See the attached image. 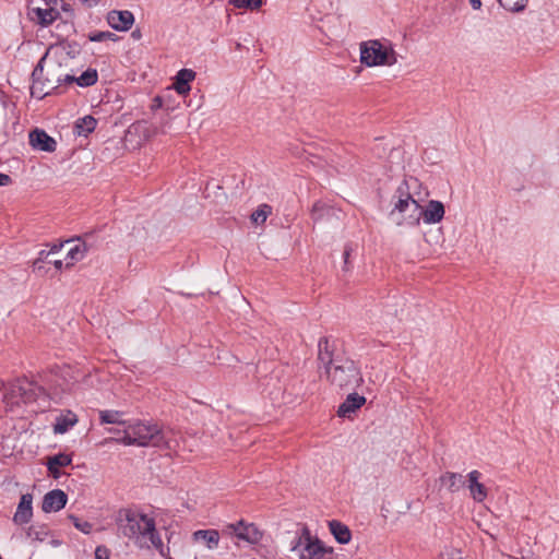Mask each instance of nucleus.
Segmentation results:
<instances>
[{
    "label": "nucleus",
    "mask_w": 559,
    "mask_h": 559,
    "mask_svg": "<svg viewBox=\"0 0 559 559\" xmlns=\"http://www.w3.org/2000/svg\"><path fill=\"white\" fill-rule=\"evenodd\" d=\"M319 355H318V358L320 360L321 364H323L325 366V369L328 367H333L335 366L336 364H334L332 361V355H331V352L329 349V341L328 338H321L319 341Z\"/></svg>",
    "instance_id": "nucleus-26"
},
{
    "label": "nucleus",
    "mask_w": 559,
    "mask_h": 559,
    "mask_svg": "<svg viewBox=\"0 0 559 559\" xmlns=\"http://www.w3.org/2000/svg\"><path fill=\"white\" fill-rule=\"evenodd\" d=\"M78 423V416L68 411L66 414H62L56 418V423L53 425V432L58 435L66 433L69 429H71Z\"/></svg>",
    "instance_id": "nucleus-20"
},
{
    "label": "nucleus",
    "mask_w": 559,
    "mask_h": 559,
    "mask_svg": "<svg viewBox=\"0 0 559 559\" xmlns=\"http://www.w3.org/2000/svg\"><path fill=\"white\" fill-rule=\"evenodd\" d=\"M238 9L258 10L263 4L262 0H229Z\"/></svg>",
    "instance_id": "nucleus-32"
},
{
    "label": "nucleus",
    "mask_w": 559,
    "mask_h": 559,
    "mask_svg": "<svg viewBox=\"0 0 559 559\" xmlns=\"http://www.w3.org/2000/svg\"><path fill=\"white\" fill-rule=\"evenodd\" d=\"M48 263L53 264L57 270H60L62 267V265H63L62 260L52 259L51 257H50V260H48Z\"/></svg>",
    "instance_id": "nucleus-40"
},
{
    "label": "nucleus",
    "mask_w": 559,
    "mask_h": 559,
    "mask_svg": "<svg viewBox=\"0 0 559 559\" xmlns=\"http://www.w3.org/2000/svg\"><path fill=\"white\" fill-rule=\"evenodd\" d=\"M471 5L474 10H479L481 8V1L480 0H469Z\"/></svg>",
    "instance_id": "nucleus-41"
},
{
    "label": "nucleus",
    "mask_w": 559,
    "mask_h": 559,
    "mask_svg": "<svg viewBox=\"0 0 559 559\" xmlns=\"http://www.w3.org/2000/svg\"><path fill=\"white\" fill-rule=\"evenodd\" d=\"M226 532L249 544H258L262 538V532L254 524L243 521L227 525Z\"/></svg>",
    "instance_id": "nucleus-9"
},
{
    "label": "nucleus",
    "mask_w": 559,
    "mask_h": 559,
    "mask_svg": "<svg viewBox=\"0 0 559 559\" xmlns=\"http://www.w3.org/2000/svg\"><path fill=\"white\" fill-rule=\"evenodd\" d=\"M50 257H51V252H48L46 250H41L39 252V257L34 261V267L35 269H40L41 267V263H48V260H50Z\"/></svg>",
    "instance_id": "nucleus-35"
},
{
    "label": "nucleus",
    "mask_w": 559,
    "mask_h": 559,
    "mask_svg": "<svg viewBox=\"0 0 559 559\" xmlns=\"http://www.w3.org/2000/svg\"><path fill=\"white\" fill-rule=\"evenodd\" d=\"M114 36L110 32H97L92 35H90V40L92 41H104L106 39H109Z\"/></svg>",
    "instance_id": "nucleus-36"
},
{
    "label": "nucleus",
    "mask_w": 559,
    "mask_h": 559,
    "mask_svg": "<svg viewBox=\"0 0 559 559\" xmlns=\"http://www.w3.org/2000/svg\"><path fill=\"white\" fill-rule=\"evenodd\" d=\"M138 447H156L171 449V442L156 424L136 421L132 424L131 432Z\"/></svg>",
    "instance_id": "nucleus-7"
},
{
    "label": "nucleus",
    "mask_w": 559,
    "mask_h": 559,
    "mask_svg": "<svg viewBox=\"0 0 559 559\" xmlns=\"http://www.w3.org/2000/svg\"><path fill=\"white\" fill-rule=\"evenodd\" d=\"M64 245H55L51 247V249L48 251V252H51V257L57 253L58 251H60V249L63 247Z\"/></svg>",
    "instance_id": "nucleus-43"
},
{
    "label": "nucleus",
    "mask_w": 559,
    "mask_h": 559,
    "mask_svg": "<svg viewBox=\"0 0 559 559\" xmlns=\"http://www.w3.org/2000/svg\"><path fill=\"white\" fill-rule=\"evenodd\" d=\"M122 414L118 411H100L99 418L102 424H117L124 425L126 421L121 419Z\"/></svg>",
    "instance_id": "nucleus-28"
},
{
    "label": "nucleus",
    "mask_w": 559,
    "mask_h": 559,
    "mask_svg": "<svg viewBox=\"0 0 559 559\" xmlns=\"http://www.w3.org/2000/svg\"><path fill=\"white\" fill-rule=\"evenodd\" d=\"M32 12L35 15L34 19L41 26H48L59 17V12L52 7L48 9L34 8Z\"/></svg>",
    "instance_id": "nucleus-23"
},
{
    "label": "nucleus",
    "mask_w": 559,
    "mask_h": 559,
    "mask_svg": "<svg viewBox=\"0 0 559 559\" xmlns=\"http://www.w3.org/2000/svg\"><path fill=\"white\" fill-rule=\"evenodd\" d=\"M131 36H132L133 38H135V39H139V38L141 37V33H140V31H133V32H132V34H131Z\"/></svg>",
    "instance_id": "nucleus-45"
},
{
    "label": "nucleus",
    "mask_w": 559,
    "mask_h": 559,
    "mask_svg": "<svg viewBox=\"0 0 559 559\" xmlns=\"http://www.w3.org/2000/svg\"><path fill=\"white\" fill-rule=\"evenodd\" d=\"M272 213V207L267 204H261L252 214L251 219L255 224H263Z\"/></svg>",
    "instance_id": "nucleus-30"
},
{
    "label": "nucleus",
    "mask_w": 559,
    "mask_h": 559,
    "mask_svg": "<svg viewBox=\"0 0 559 559\" xmlns=\"http://www.w3.org/2000/svg\"><path fill=\"white\" fill-rule=\"evenodd\" d=\"M360 61L367 67L393 66L397 62V58L391 47L378 40H369L360 45Z\"/></svg>",
    "instance_id": "nucleus-5"
},
{
    "label": "nucleus",
    "mask_w": 559,
    "mask_h": 559,
    "mask_svg": "<svg viewBox=\"0 0 559 559\" xmlns=\"http://www.w3.org/2000/svg\"><path fill=\"white\" fill-rule=\"evenodd\" d=\"M64 245L69 246L66 257L67 267H70L75 262L83 260L88 250L91 249V245H88L86 240L81 237H78L76 239L67 240Z\"/></svg>",
    "instance_id": "nucleus-10"
},
{
    "label": "nucleus",
    "mask_w": 559,
    "mask_h": 559,
    "mask_svg": "<svg viewBox=\"0 0 559 559\" xmlns=\"http://www.w3.org/2000/svg\"><path fill=\"white\" fill-rule=\"evenodd\" d=\"M97 121L92 116H85L75 122L74 130L78 135L86 136L88 133L94 131Z\"/></svg>",
    "instance_id": "nucleus-25"
},
{
    "label": "nucleus",
    "mask_w": 559,
    "mask_h": 559,
    "mask_svg": "<svg viewBox=\"0 0 559 559\" xmlns=\"http://www.w3.org/2000/svg\"><path fill=\"white\" fill-rule=\"evenodd\" d=\"M329 528L340 544H348L350 542L352 533L347 525L340 521L332 520L329 522Z\"/></svg>",
    "instance_id": "nucleus-21"
},
{
    "label": "nucleus",
    "mask_w": 559,
    "mask_h": 559,
    "mask_svg": "<svg viewBox=\"0 0 559 559\" xmlns=\"http://www.w3.org/2000/svg\"><path fill=\"white\" fill-rule=\"evenodd\" d=\"M299 549V559H331V549H328L318 538H313L307 527L302 528L300 537L293 545L292 550Z\"/></svg>",
    "instance_id": "nucleus-8"
},
{
    "label": "nucleus",
    "mask_w": 559,
    "mask_h": 559,
    "mask_svg": "<svg viewBox=\"0 0 559 559\" xmlns=\"http://www.w3.org/2000/svg\"><path fill=\"white\" fill-rule=\"evenodd\" d=\"M80 1L84 4H86L87 7H94L99 2V0H80Z\"/></svg>",
    "instance_id": "nucleus-42"
},
{
    "label": "nucleus",
    "mask_w": 559,
    "mask_h": 559,
    "mask_svg": "<svg viewBox=\"0 0 559 559\" xmlns=\"http://www.w3.org/2000/svg\"><path fill=\"white\" fill-rule=\"evenodd\" d=\"M132 432V424H129L123 430V436L119 439H116L117 442H120L124 445H136V441Z\"/></svg>",
    "instance_id": "nucleus-33"
},
{
    "label": "nucleus",
    "mask_w": 559,
    "mask_h": 559,
    "mask_svg": "<svg viewBox=\"0 0 559 559\" xmlns=\"http://www.w3.org/2000/svg\"><path fill=\"white\" fill-rule=\"evenodd\" d=\"M68 501V496L60 489H55L47 492L43 499V511L46 513L57 512L64 508Z\"/></svg>",
    "instance_id": "nucleus-11"
},
{
    "label": "nucleus",
    "mask_w": 559,
    "mask_h": 559,
    "mask_svg": "<svg viewBox=\"0 0 559 559\" xmlns=\"http://www.w3.org/2000/svg\"><path fill=\"white\" fill-rule=\"evenodd\" d=\"M480 476L481 474L476 469L467 474V488L471 497L476 502H483L488 495L487 488L479 481Z\"/></svg>",
    "instance_id": "nucleus-14"
},
{
    "label": "nucleus",
    "mask_w": 559,
    "mask_h": 559,
    "mask_svg": "<svg viewBox=\"0 0 559 559\" xmlns=\"http://www.w3.org/2000/svg\"><path fill=\"white\" fill-rule=\"evenodd\" d=\"M348 257H349V252L346 250V251L344 252L345 263L347 262Z\"/></svg>",
    "instance_id": "nucleus-47"
},
{
    "label": "nucleus",
    "mask_w": 559,
    "mask_h": 559,
    "mask_svg": "<svg viewBox=\"0 0 559 559\" xmlns=\"http://www.w3.org/2000/svg\"><path fill=\"white\" fill-rule=\"evenodd\" d=\"M132 133L140 134L143 140L146 141L157 134V128L151 126L147 121H138L133 123L128 130V134Z\"/></svg>",
    "instance_id": "nucleus-24"
},
{
    "label": "nucleus",
    "mask_w": 559,
    "mask_h": 559,
    "mask_svg": "<svg viewBox=\"0 0 559 559\" xmlns=\"http://www.w3.org/2000/svg\"><path fill=\"white\" fill-rule=\"evenodd\" d=\"M48 5L57 4L58 0H45Z\"/></svg>",
    "instance_id": "nucleus-46"
},
{
    "label": "nucleus",
    "mask_w": 559,
    "mask_h": 559,
    "mask_svg": "<svg viewBox=\"0 0 559 559\" xmlns=\"http://www.w3.org/2000/svg\"><path fill=\"white\" fill-rule=\"evenodd\" d=\"M107 22L114 29L124 32L132 26L134 22V16L133 13L128 10H114L108 13Z\"/></svg>",
    "instance_id": "nucleus-12"
},
{
    "label": "nucleus",
    "mask_w": 559,
    "mask_h": 559,
    "mask_svg": "<svg viewBox=\"0 0 559 559\" xmlns=\"http://www.w3.org/2000/svg\"><path fill=\"white\" fill-rule=\"evenodd\" d=\"M118 532L132 540L140 548H155L163 557L168 555V548L156 531L154 519L131 509H121L117 513Z\"/></svg>",
    "instance_id": "nucleus-1"
},
{
    "label": "nucleus",
    "mask_w": 559,
    "mask_h": 559,
    "mask_svg": "<svg viewBox=\"0 0 559 559\" xmlns=\"http://www.w3.org/2000/svg\"><path fill=\"white\" fill-rule=\"evenodd\" d=\"M33 497L29 493H25L21 497L20 503L17 506L16 512L13 516V521L16 524H25L28 523L33 516Z\"/></svg>",
    "instance_id": "nucleus-15"
},
{
    "label": "nucleus",
    "mask_w": 559,
    "mask_h": 559,
    "mask_svg": "<svg viewBox=\"0 0 559 559\" xmlns=\"http://www.w3.org/2000/svg\"><path fill=\"white\" fill-rule=\"evenodd\" d=\"M444 216V206L442 202L431 200L427 206L423 209L421 218L426 224H437L442 221Z\"/></svg>",
    "instance_id": "nucleus-16"
},
{
    "label": "nucleus",
    "mask_w": 559,
    "mask_h": 559,
    "mask_svg": "<svg viewBox=\"0 0 559 559\" xmlns=\"http://www.w3.org/2000/svg\"><path fill=\"white\" fill-rule=\"evenodd\" d=\"M72 462L71 456L64 453H60L52 457H49L47 467L49 472H53L56 467H63L70 465Z\"/></svg>",
    "instance_id": "nucleus-29"
},
{
    "label": "nucleus",
    "mask_w": 559,
    "mask_h": 559,
    "mask_svg": "<svg viewBox=\"0 0 559 559\" xmlns=\"http://www.w3.org/2000/svg\"><path fill=\"white\" fill-rule=\"evenodd\" d=\"M32 79L31 94L38 99L57 91L62 84L73 83V74L66 71L62 58H49L48 56H44L39 60L33 70Z\"/></svg>",
    "instance_id": "nucleus-2"
},
{
    "label": "nucleus",
    "mask_w": 559,
    "mask_h": 559,
    "mask_svg": "<svg viewBox=\"0 0 559 559\" xmlns=\"http://www.w3.org/2000/svg\"><path fill=\"white\" fill-rule=\"evenodd\" d=\"M416 186H418V181L415 178L404 180L392 198L393 207L389 216L397 226H416L421 219L423 207L409 191Z\"/></svg>",
    "instance_id": "nucleus-3"
},
{
    "label": "nucleus",
    "mask_w": 559,
    "mask_h": 559,
    "mask_svg": "<svg viewBox=\"0 0 559 559\" xmlns=\"http://www.w3.org/2000/svg\"><path fill=\"white\" fill-rule=\"evenodd\" d=\"M366 403V399L357 393L347 395L346 400L338 406L337 415L340 417H350L358 408Z\"/></svg>",
    "instance_id": "nucleus-17"
},
{
    "label": "nucleus",
    "mask_w": 559,
    "mask_h": 559,
    "mask_svg": "<svg viewBox=\"0 0 559 559\" xmlns=\"http://www.w3.org/2000/svg\"><path fill=\"white\" fill-rule=\"evenodd\" d=\"M29 144L33 148L44 151V152H53L57 146V142L48 135L44 130L35 129L29 132Z\"/></svg>",
    "instance_id": "nucleus-13"
},
{
    "label": "nucleus",
    "mask_w": 559,
    "mask_h": 559,
    "mask_svg": "<svg viewBox=\"0 0 559 559\" xmlns=\"http://www.w3.org/2000/svg\"><path fill=\"white\" fill-rule=\"evenodd\" d=\"M41 535H46V533H41V532L37 531L35 527L28 528L27 536L33 539L43 540Z\"/></svg>",
    "instance_id": "nucleus-38"
},
{
    "label": "nucleus",
    "mask_w": 559,
    "mask_h": 559,
    "mask_svg": "<svg viewBox=\"0 0 559 559\" xmlns=\"http://www.w3.org/2000/svg\"><path fill=\"white\" fill-rule=\"evenodd\" d=\"M11 182L10 176L0 173V187L8 186Z\"/></svg>",
    "instance_id": "nucleus-39"
},
{
    "label": "nucleus",
    "mask_w": 559,
    "mask_h": 559,
    "mask_svg": "<svg viewBox=\"0 0 559 559\" xmlns=\"http://www.w3.org/2000/svg\"><path fill=\"white\" fill-rule=\"evenodd\" d=\"M195 78V72L191 69H181L176 75L175 90L180 95H186L190 92V82Z\"/></svg>",
    "instance_id": "nucleus-18"
},
{
    "label": "nucleus",
    "mask_w": 559,
    "mask_h": 559,
    "mask_svg": "<svg viewBox=\"0 0 559 559\" xmlns=\"http://www.w3.org/2000/svg\"><path fill=\"white\" fill-rule=\"evenodd\" d=\"M43 389L27 379H19L9 384L3 395L4 403L10 406H20L36 401Z\"/></svg>",
    "instance_id": "nucleus-6"
},
{
    "label": "nucleus",
    "mask_w": 559,
    "mask_h": 559,
    "mask_svg": "<svg viewBox=\"0 0 559 559\" xmlns=\"http://www.w3.org/2000/svg\"><path fill=\"white\" fill-rule=\"evenodd\" d=\"M326 376L332 384L338 388L355 389L364 379L355 361L346 359L341 364L326 368Z\"/></svg>",
    "instance_id": "nucleus-4"
},
{
    "label": "nucleus",
    "mask_w": 559,
    "mask_h": 559,
    "mask_svg": "<svg viewBox=\"0 0 559 559\" xmlns=\"http://www.w3.org/2000/svg\"><path fill=\"white\" fill-rule=\"evenodd\" d=\"M53 478H58L60 476L59 467L53 468V472H49Z\"/></svg>",
    "instance_id": "nucleus-44"
},
{
    "label": "nucleus",
    "mask_w": 559,
    "mask_h": 559,
    "mask_svg": "<svg viewBox=\"0 0 559 559\" xmlns=\"http://www.w3.org/2000/svg\"><path fill=\"white\" fill-rule=\"evenodd\" d=\"M440 483L450 492L459 491L465 484L463 475L453 472H445L440 476Z\"/></svg>",
    "instance_id": "nucleus-19"
},
{
    "label": "nucleus",
    "mask_w": 559,
    "mask_h": 559,
    "mask_svg": "<svg viewBox=\"0 0 559 559\" xmlns=\"http://www.w3.org/2000/svg\"><path fill=\"white\" fill-rule=\"evenodd\" d=\"M192 537L195 542H203L209 549L216 548L219 543V533L215 530H199Z\"/></svg>",
    "instance_id": "nucleus-22"
},
{
    "label": "nucleus",
    "mask_w": 559,
    "mask_h": 559,
    "mask_svg": "<svg viewBox=\"0 0 559 559\" xmlns=\"http://www.w3.org/2000/svg\"><path fill=\"white\" fill-rule=\"evenodd\" d=\"M97 72L93 69H87L80 76L73 75V83L75 82L79 86L86 87L94 85L97 82Z\"/></svg>",
    "instance_id": "nucleus-27"
},
{
    "label": "nucleus",
    "mask_w": 559,
    "mask_h": 559,
    "mask_svg": "<svg viewBox=\"0 0 559 559\" xmlns=\"http://www.w3.org/2000/svg\"><path fill=\"white\" fill-rule=\"evenodd\" d=\"M69 520L73 523V525L84 534H90L92 531V524L87 521H81L73 514L69 515Z\"/></svg>",
    "instance_id": "nucleus-34"
},
{
    "label": "nucleus",
    "mask_w": 559,
    "mask_h": 559,
    "mask_svg": "<svg viewBox=\"0 0 559 559\" xmlns=\"http://www.w3.org/2000/svg\"><path fill=\"white\" fill-rule=\"evenodd\" d=\"M528 0H498L500 5L511 12H521L527 5Z\"/></svg>",
    "instance_id": "nucleus-31"
},
{
    "label": "nucleus",
    "mask_w": 559,
    "mask_h": 559,
    "mask_svg": "<svg viewBox=\"0 0 559 559\" xmlns=\"http://www.w3.org/2000/svg\"><path fill=\"white\" fill-rule=\"evenodd\" d=\"M96 559H110V550L106 546H97L95 549Z\"/></svg>",
    "instance_id": "nucleus-37"
}]
</instances>
